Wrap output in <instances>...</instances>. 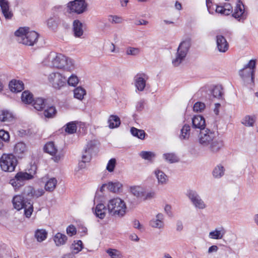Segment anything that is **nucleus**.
Returning a JSON list of instances; mask_svg holds the SVG:
<instances>
[{
  "label": "nucleus",
  "instance_id": "1",
  "mask_svg": "<svg viewBox=\"0 0 258 258\" xmlns=\"http://www.w3.org/2000/svg\"><path fill=\"white\" fill-rule=\"evenodd\" d=\"M198 141L201 146L213 153L218 152L224 147L223 141L217 138L215 133L208 128L200 131Z\"/></svg>",
  "mask_w": 258,
  "mask_h": 258
},
{
  "label": "nucleus",
  "instance_id": "2",
  "mask_svg": "<svg viewBox=\"0 0 258 258\" xmlns=\"http://www.w3.org/2000/svg\"><path fill=\"white\" fill-rule=\"evenodd\" d=\"M44 64L67 71H71L74 68L73 60L61 53L50 54L44 61Z\"/></svg>",
  "mask_w": 258,
  "mask_h": 258
},
{
  "label": "nucleus",
  "instance_id": "3",
  "mask_svg": "<svg viewBox=\"0 0 258 258\" xmlns=\"http://www.w3.org/2000/svg\"><path fill=\"white\" fill-rule=\"evenodd\" d=\"M255 67V60L251 59L242 69L239 71V75L242 79L244 84L249 88H252L254 86Z\"/></svg>",
  "mask_w": 258,
  "mask_h": 258
},
{
  "label": "nucleus",
  "instance_id": "4",
  "mask_svg": "<svg viewBox=\"0 0 258 258\" xmlns=\"http://www.w3.org/2000/svg\"><path fill=\"white\" fill-rule=\"evenodd\" d=\"M17 41L28 46H33L37 41L39 35L34 31H30L29 27H20L15 33Z\"/></svg>",
  "mask_w": 258,
  "mask_h": 258
},
{
  "label": "nucleus",
  "instance_id": "5",
  "mask_svg": "<svg viewBox=\"0 0 258 258\" xmlns=\"http://www.w3.org/2000/svg\"><path fill=\"white\" fill-rule=\"evenodd\" d=\"M124 202L120 198H113L109 201L107 205L108 213L112 216L123 217L126 212Z\"/></svg>",
  "mask_w": 258,
  "mask_h": 258
},
{
  "label": "nucleus",
  "instance_id": "6",
  "mask_svg": "<svg viewBox=\"0 0 258 258\" xmlns=\"http://www.w3.org/2000/svg\"><path fill=\"white\" fill-rule=\"evenodd\" d=\"M36 171V165H32L28 170V172L22 171L18 172L16 174L15 178L10 180V183L14 187H18L23 185L25 181L34 178Z\"/></svg>",
  "mask_w": 258,
  "mask_h": 258
},
{
  "label": "nucleus",
  "instance_id": "7",
  "mask_svg": "<svg viewBox=\"0 0 258 258\" xmlns=\"http://www.w3.org/2000/svg\"><path fill=\"white\" fill-rule=\"evenodd\" d=\"M191 45V40L187 38L182 41L179 44L175 58L172 59V63L174 67L178 66L184 60Z\"/></svg>",
  "mask_w": 258,
  "mask_h": 258
},
{
  "label": "nucleus",
  "instance_id": "8",
  "mask_svg": "<svg viewBox=\"0 0 258 258\" xmlns=\"http://www.w3.org/2000/svg\"><path fill=\"white\" fill-rule=\"evenodd\" d=\"M17 163L16 157L12 154H4L0 159L1 168L5 172L14 171Z\"/></svg>",
  "mask_w": 258,
  "mask_h": 258
},
{
  "label": "nucleus",
  "instance_id": "9",
  "mask_svg": "<svg viewBox=\"0 0 258 258\" xmlns=\"http://www.w3.org/2000/svg\"><path fill=\"white\" fill-rule=\"evenodd\" d=\"M49 83L56 89H60L64 87L67 82L66 78L58 72L50 74L48 77Z\"/></svg>",
  "mask_w": 258,
  "mask_h": 258
},
{
  "label": "nucleus",
  "instance_id": "10",
  "mask_svg": "<svg viewBox=\"0 0 258 258\" xmlns=\"http://www.w3.org/2000/svg\"><path fill=\"white\" fill-rule=\"evenodd\" d=\"M87 7L85 0H74L68 4V8L70 12L80 14L84 13Z\"/></svg>",
  "mask_w": 258,
  "mask_h": 258
},
{
  "label": "nucleus",
  "instance_id": "11",
  "mask_svg": "<svg viewBox=\"0 0 258 258\" xmlns=\"http://www.w3.org/2000/svg\"><path fill=\"white\" fill-rule=\"evenodd\" d=\"M186 196L196 208L204 209L206 207V204L196 191L189 190L187 191Z\"/></svg>",
  "mask_w": 258,
  "mask_h": 258
},
{
  "label": "nucleus",
  "instance_id": "12",
  "mask_svg": "<svg viewBox=\"0 0 258 258\" xmlns=\"http://www.w3.org/2000/svg\"><path fill=\"white\" fill-rule=\"evenodd\" d=\"M45 193L44 190L42 188L35 189L31 186H26L23 191V195L26 197V200L31 201L29 198H38L42 196Z\"/></svg>",
  "mask_w": 258,
  "mask_h": 258
},
{
  "label": "nucleus",
  "instance_id": "13",
  "mask_svg": "<svg viewBox=\"0 0 258 258\" xmlns=\"http://www.w3.org/2000/svg\"><path fill=\"white\" fill-rule=\"evenodd\" d=\"M148 76L145 73H138L134 77L135 85L139 91H143L148 80Z\"/></svg>",
  "mask_w": 258,
  "mask_h": 258
},
{
  "label": "nucleus",
  "instance_id": "14",
  "mask_svg": "<svg viewBox=\"0 0 258 258\" xmlns=\"http://www.w3.org/2000/svg\"><path fill=\"white\" fill-rule=\"evenodd\" d=\"M232 16L239 21L241 20L243 21L246 19V15L244 13V5L240 0L237 1L234 12L232 14Z\"/></svg>",
  "mask_w": 258,
  "mask_h": 258
},
{
  "label": "nucleus",
  "instance_id": "15",
  "mask_svg": "<svg viewBox=\"0 0 258 258\" xmlns=\"http://www.w3.org/2000/svg\"><path fill=\"white\" fill-rule=\"evenodd\" d=\"M0 7L2 12L6 19H11L13 17V13L10 11V5L8 0H0Z\"/></svg>",
  "mask_w": 258,
  "mask_h": 258
},
{
  "label": "nucleus",
  "instance_id": "16",
  "mask_svg": "<svg viewBox=\"0 0 258 258\" xmlns=\"http://www.w3.org/2000/svg\"><path fill=\"white\" fill-rule=\"evenodd\" d=\"M216 43L218 50L220 52H225L228 49V43L223 36L217 35L216 36Z\"/></svg>",
  "mask_w": 258,
  "mask_h": 258
},
{
  "label": "nucleus",
  "instance_id": "17",
  "mask_svg": "<svg viewBox=\"0 0 258 258\" xmlns=\"http://www.w3.org/2000/svg\"><path fill=\"white\" fill-rule=\"evenodd\" d=\"M150 225L155 228H163L164 226L163 215L161 213L158 214L155 218L150 221Z\"/></svg>",
  "mask_w": 258,
  "mask_h": 258
},
{
  "label": "nucleus",
  "instance_id": "18",
  "mask_svg": "<svg viewBox=\"0 0 258 258\" xmlns=\"http://www.w3.org/2000/svg\"><path fill=\"white\" fill-rule=\"evenodd\" d=\"M192 123L195 128H199L201 131L205 130V120L201 115L195 116L192 119Z\"/></svg>",
  "mask_w": 258,
  "mask_h": 258
},
{
  "label": "nucleus",
  "instance_id": "19",
  "mask_svg": "<svg viewBox=\"0 0 258 258\" xmlns=\"http://www.w3.org/2000/svg\"><path fill=\"white\" fill-rule=\"evenodd\" d=\"M28 201H25L24 197L20 195H17L15 196L12 201L14 207L19 211L23 209V207L27 204Z\"/></svg>",
  "mask_w": 258,
  "mask_h": 258
},
{
  "label": "nucleus",
  "instance_id": "20",
  "mask_svg": "<svg viewBox=\"0 0 258 258\" xmlns=\"http://www.w3.org/2000/svg\"><path fill=\"white\" fill-rule=\"evenodd\" d=\"M9 88L13 92H19L24 89V84L21 81L12 80L9 83Z\"/></svg>",
  "mask_w": 258,
  "mask_h": 258
},
{
  "label": "nucleus",
  "instance_id": "21",
  "mask_svg": "<svg viewBox=\"0 0 258 258\" xmlns=\"http://www.w3.org/2000/svg\"><path fill=\"white\" fill-rule=\"evenodd\" d=\"M216 12L225 15H229L232 13V7L230 4H225L223 6H217Z\"/></svg>",
  "mask_w": 258,
  "mask_h": 258
},
{
  "label": "nucleus",
  "instance_id": "22",
  "mask_svg": "<svg viewBox=\"0 0 258 258\" xmlns=\"http://www.w3.org/2000/svg\"><path fill=\"white\" fill-rule=\"evenodd\" d=\"M14 119L13 114L7 110H0V121L2 122H12Z\"/></svg>",
  "mask_w": 258,
  "mask_h": 258
},
{
  "label": "nucleus",
  "instance_id": "23",
  "mask_svg": "<svg viewBox=\"0 0 258 258\" xmlns=\"http://www.w3.org/2000/svg\"><path fill=\"white\" fill-rule=\"evenodd\" d=\"M73 31L76 37H80L83 34V24L78 20H76L73 22Z\"/></svg>",
  "mask_w": 258,
  "mask_h": 258
},
{
  "label": "nucleus",
  "instance_id": "24",
  "mask_svg": "<svg viewBox=\"0 0 258 258\" xmlns=\"http://www.w3.org/2000/svg\"><path fill=\"white\" fill-rule=\"evenodd\" d=\"M107 210L104 204H99L96 206L95 213L96 217L102 219L105 217Z\"/></svg>",
  "mask_w": 258,
  "mask_h": 258
},
{
  "label": "nucleus",
  "instance_id": "25",
  "mask_svg": "<svg viewBox=\"0 0 258 258\" xmlns=\"http://www.w3.org/2000/svg\"><path fill=\"white\" fill-rule=\"evenodd\" d=\"M53 240L55 245L59 246L64 245L66 243L68 237L65 234L58 232L54 236Z\"/></svg>",
  "mask_w": 258,
  "mask_h": 258
},
{
  "label": "nucleus",
  "instance_id": "26",
  "mask_svg": "<svg viewBox=\"0 0 258 258\" xmlns=\"http://www.w3.org/2000/svg\"><path fill=\"white\" fill-rule=\"evenodd\" d=\"M131 192L138 199L141 200L144 196V189L140 186H133L130 187Z\"/></svg>",
  "mask_w": 258,
  "mask_h": 258
},
{
  "label": "nucleus",
  "instance_id": "27",
  "mask_svg": "<svg viewBox=\"0 0 258 258\" xmlns=\"http://www.w3.org/2000/svg\"><path fill=\"white\" fill-rule=\"evenodd\" d=\"M155 174L158 179L159 184H166L168 181V176L162 171L160 170H156Z\"/></svg>",
  "mask_w": 258,
  "mask_h": 258
},
{
  "label": "nucleus",
  "instance_id": "28",
  "mask_svg": "<svg viewBox=\"0 0 258 258\" xmlns=\"http://www.w3.org/2000/svg\"><path fill=\"white\" fill-rule=\"evenodd\" d=\"M190 126L188 124H184L180 130L179 139L181 140H188L190 136Z\"/></svg>",
  "mask_w": 258,
  "mask_h": 258
},
{
  "label": "nucleus",
  "instance_id": "29",
  "mask_svg": "<svg viewBox=\"0 0 258 258\" xmlns=\"http://www.w3.org/2000/svg\"><path fill=\"white\" fill-rule=\"evenodd\" d=\"M44 150L46 153L53 156L56 154L57 149L53 142L47 143L44 147Z\"/></svg>",
  "mask_w": 258,
  "mask_h": 258
},
{
  "label": "nucleus",
  "instance_id": "30",
  "mask_svg": "<svg viewBox=\"0 0 258 258\" xmlns=\"http://www.w3.org/2000/svg\"><path fill=\"white\" fill-rule=\"evenodd\" d=\"M47 236V231L44 229H39L35 231L34 236L38 242H42L46 239Z\"/></svg>",
  "mask_w": 258,
  "mask_h": 258
},
{
  "label": "nucleus",
  "instance_id": "31",
  "mask_svg": "<svg viewBox=\"0 0 258 258\" xmlns=\"http://www.w3.org/2000/svg\"><path fill=\"white\" fill-rule=\"evenodd\" d=\"M32 105L36 110H41L45 106V100L42 98H37L32 101Z\"/></svg>",
  "mask_w": 258,
  "mask_h": 258
},
{
  "label": "nucleus",
  "instance_id": "32",
  "mask_svg": "<svg viewBox=\"0 0 258 258\" xmlns=\"http://www.w3.org/2000/svg\"><path fill=\"white\" fill-rule=\"evenodd\" d=\"M109 127L110 128L117 127L120 124V118L116 115H111L108 120Z\"/></svg>",
  "mask_w": 258,
  "mask_h": 258
},
{
  "label": "nucleus",
  "instance_id": "33",
  "mask_svg": "<svg viewBox=\"0 0 258 258\" xmlns=\"http://www.w3.org/2000/svg\"><path fill=\"white\" fill-rule=\"evenodd\" d=\"M224 167L222 165L219 164L214 168L212 175L216 178H220L224 175Z\"/></svg>",
  "mask_w": 258,
  "mask_h": 258
},
{
  "label": "nucleus",
  "instance_id": "34",
  "mask_svg": "<svg viewBox=\"0 0 258 258\" xmlns=\"http://www.w3.org/2000/svg\"><path fill=\"white\" fill-rule=\"evenodd\" d=\"M57 181L54 177L49 178L45 184V189L47 191H52L56 187Z\"/></svg>",
  "mask_w": 258,
  "mask_h": 258
},
{
  "label": "nucleus",
  "instance_id": "35",
  "mask_svg": "<svg viewBox=\"0 0 258 258\" xmlns=\"http://www.w3.org/2000/svg\"><path fill=\"white\" fill-rule=\"evenodd\" d=\"M21 99L26 104H31L33 100V94L29 91H25L22 94Z\"/></svg>",
  "mask_w": 258,
  "mask_h": 258
},
{
  "label": "nucleus",
  "instance_id": "36",
  "mask_svg": "<svg viewBox=\"0 0 258 258\" xmlns=\"http://www.w3.org/2000/svg\"><path fill=\"white\" fill-rule=\"evenodd\" d=\"M224 234L225 231L223 228L220 230L216 229L209 233V237L212 239H220L222 238Z\"/></svg>",
  "mask_w": 258,
  "mask_h": 258
},
{
  "label": "nucleus",
  "instance_id": "37",
  "mask_svg": "<svg viewBox=\"0 0 258 258\" xmlns=\"http://www.w3.org/2000/svg\"><path fill=\"white\" fill-rule=\"evenodd\" d=\"M122 186V184L119 182H109L107 184V189L113 192H118Z\"/></svg>",
  "mask_w": 258,
  "mask_h": 258
},
{
  "label": "nucleus",
  "instance_id": "38",
  "mask_svg": "<svg viewBox=\"0 0 258 258\" xmlns=\"http://www.w3.org/2000/svg\"><path fill=\"white\" fill-rule=\"evenodd\" d=\"M26 150V145L23 142L18 143L16 144L14 148L15 153L18 155L24 153Z\"/></svg>",
  "mask_w": 258,
  "mask_h": 258
},
{
  "label": "nucleus",
  "instance_id": "39",
  "mask_svg": "<svg viewBox=\"0 0 258 258\" xmlns=\"http://www.w3.org/2000/svg\"><path fill=\"white\" fill-rule=\"evenodd\" d=\"M83 248V243L81 240L74 241L71 246L72 253L77 254Z\"/></svg>",
  "mask_w": 258,
  "mask_h": 258
},
{
  "label": "nucleus",
  "instance_id": "40",
  "mask_svg": "<svg viewBox=\"0 0 258 258\" xmlns=\"http://www.w3.org/2000/svg\"><path fill=\"white\" fill-rule=\"evenodd\" d=\"M58 18L56 16L50 17L47 21V26L51 29H55L57 26Z\"/></svg>",
  "mask_w": 258,
  "mask_h": 258
},
{
  "label": "nucleus",
  "instance_id": "41",
  "mask_svg": "<svg viewBox=\"0 0 258 258\" xmlns=\"http://www.w3.org/2000/svg\"><path fill=\"white\" fill-rule=\"evenodd\" d=\"M24 209V215L27 218H30L33 211V203L29 201L23 208Z\"/></svg>",
  "mask_w": 258,
  "mask_h": 258
},
{
  "label": "nucleus",
  "instance_id": "42",
  "mask_svg": "<svg viewBox=\"0 0 258 258\" xmlns=\"http://www.w3.org/2000/svg\"><path fill=\"white\" fill-rule=\"evenodd\" d=\"M74 97L79 100H82L86 95L85 90L81 87H78L74 90Z\"/></svg>",
  "mask_w": 258,
  "mask_h": 258
},
{
  "label": "nucleus",
  "instance_id": "43",
  "mask_svg": "<svg viewBox=\"0 0 258 258\" xmlns=\"http://www.w3.org/2000/svg\"><path fill=\"white\" fill-rule=\"evenodd\" d=\"M255 119L254 116L247 115L243 119L242 123L246 126H253Z\"/></svg>",
  "mask_w": 258,
  "mask_h": 258
},
{
  "label": "nucleus",
  "instance_id": "44",
  "mask_svg": "<svg viewBox=\"0 0 258 258\" xmlns=\"http://www.w3.org/2000/svg\"><path fill=\"white\" fill-rule=\"evenodd\" d=\"M131 133L133 136L138 137L140 139L143 140L145 138V133L143 130L132 127L131 128Z\"/></svg>",
  "mask_w": 258,
  "mask_h": 258
},
{
  "label": "nucleus",
  "instance_id": "45",
  "mask_svg": "<svg viewBox=\"0 0 258 258\" xmlns=\"http://www.w3.org/2000/svg\"><path fill=\"white\" fill-rule=\"evenodd\" d=\"M211 94L213 97L220 98L223 94L222 86L220 85L214 86L211 90Z\"/></svg>",
  "mask_w": 258,
  "mask_h": 258
},
{
  "label": "nucleus",
  "instance_id": "46",
  "mask_svg": "<svg viewBox=\"0 0 258 258\" xmlns=\"http://www.w3.org/2000/svg\"><path fill=\"white\" fill-rule=\"evenodd\" d=\"M77 127L76 121H72L66 124L65 131L70 134H74L76 132Z\"/></svg>",
  "mask_w": 258,
  "mask_h": 258
},
{
  "label": "nucleus",
  "instance_id": "47",
  "mask_svg": "<svg viewBox=\"0 0 258 258\" xmlns=\"http://www.w3.org/2000/svg\"><path fill=\"white\" fill-rule=\"evenodd\" d=\"M56 113V110L53 106H50L44 111V115L47 118L53 117Z\"/></svg>",
  "mask_w": 258,
  "mask_h": 258
},
{
  "label": "nucleus",
  "instance_id": "48",
  "mask_svg": "<svg viewBox=\"0 0 258 258\" xmlns=\"http://www.w3.org/2000/svg\"><path fill=\"white\" fill-rule=\"evenodd\" d=\"M108 21L111 24H121L123 19L121 17L116 15H109L108 18Z\"/></svg>",
  "mask_w": 258,
  "mask_h": 258
},
{
  "label": "nucleus",
  "instance_id": "49",
  "mask_svg": "<svg viewBox=\"0 0 258 258\" xmlns=\"http://www.w3.org/2000/svg\"><path fill=\"white\" fill-rule=\"evenodd\" d=\"M140 156L145 160H151L155 157V154L150 151H142L140 153Z\"/></svg>",
  "mask_w": 258,
  "mask_h": 258
},
{
  "label": "nucleus",
  "instance_id": "50",
  "mask_svg": "<svg viewBox=\"0 0 258 258\" xmlns=\"http://www.w3.org/2000/svg\"><path fill=\"white\" fill-rule=\"evenodd\" d=\"M111 258H122V256L120 251L115 249H109L106 251Z\"/></svg>",
  "mask_w": 258,
  "mask_h": 258
},
{
  "label": "nucleus",
  "instance_id": "51",
  "mask_svg": "<svg viewBox=\"0 0 258 258\" xmlns=\"http://www.w3.org/2000/svg\"><path fill=\"white\" fill-rule=\"evenodd\" d=\"M165 159L170 163H174L178 161L177 157L173 153H166L163 155Z\"/></svg>",
  "mask_w": 258,
  "mask_h": 258
},
{
  "label": "nucleus",
  "instance_id": "52",
  "mask_svg": "<svg viewBox=\"0 0 258 258\" xmlns=\"http://www.w3.org/2000/svg\"><path fill=\"white\" fill-rule=\"evenodd\" d=\"M116 163L115 159L112 158L109 160L106 166V170L109 172H113L115 167Z\"/></svg>",
  "mask_w": 258,
  "mask_h": 258
},
{
  "label": "nucleus",
  "instance_id": "53",
  "mask_svg": "<svg viewBox=\"0 0 258 258\" xmlns=\"http://www.w3.org/2000/svg\"><path fill=\"white\" fill-rule=\"evenodd\" d=\"M205 108V105L204 103L201 102H196L193 107V110L196 112H202Z\"/></svg>",
  "mask_w": 258,
  "mask_h": 258
},
{
  "label": "nucleus",
  "instance_id": "54",
  "mask_svg": "<svg viewBox=\"0 0 258 258\" xmlns=\"http://www.w3.org/2000/svg\"><path fill=\"white\" fill-rule=\"evenodd\" d=\"M68 81V83L70 86H76L78 82L79 79L78 77L75 75H72L67 80Z\"/></svg>",
  "mask_w": 258,
  "mask_h": 258
},
{
  "label": "nucleus",
  "instance_id": "55",
  "mask_svg": "<svg viewBox=\"0 0 258 258\" xmlns=\"http://www.w3.org/2000/svg\"><path fill=\"white\" fill-rule=\"evenodd\" d=\"M140 49L138 48L128 47L126 50L127 55H136L140 53Z\"/></svg>",
  "mask_w": 258,
  "mask_h": 258
},
{
  "label": "nucleus",
  "instance_id": "56",
  "mask_svg": "<svg viewBox=\"0 0 258 258\" xmlns=\"http://www.w3.org/2000/svg\"><path fill=\"white\" fill-rule=\"evenodd\" d=\"M0 139L5 142L9 141L10 139L9 133L4 130H0Z\"/></svg>",
  "mask_w": 258,
  "mask_h": 258
},
{
  "label": "nucleus",
  "instance_id": "57",
  "mask_svg": "<svg viewBox=\"0 0 258 258\" xmlns=\"http://www.w3.org/2000/svg\"><path fill=\"white\" fill-rule=\"evenodd\" d=\"M96 144L95 141H91L88 143L87 145V147H86L85 150V153H87V152H92V151L95 147Z\"/></svg>",
  "mask_w": 258,
  "mask_h": 258
},
{
  "label": "nucleus",
  "instance_id": "58",
  "mask_svg": "<svg viewBox=\"0 0 258 258\" xmlns=\"http://www.w3.org/2000/svg\"><path fill=\"white\" fill-rule=\"evenodd\" d=\"M91 152H87V153H85V150H84V152L82 154V162L86 163L90 161L91 159Z\"/></svg>",
  "mask_w": 258,
  "mask_h": 258
},
{
  "label": "nucleus",
  "instance_id": "59",
  "mask_svg": "<svg viewBox=\"0 0 258 258\" xmlns=\"http://www.w3.org/2000/svg\"><path fill=\"white\" fill-rule=\"evenodd\" d=\"M77 231L75 227L73 225H70L67 228V233L68 235L72 236L76 234Z\"/></svg>",
  "mask_w": 258,
  "mask_h": 258
},
{
  "label": "nucleus",
  "instance_id": "60",
  "mask_svg": "<svg viewBox=\"0 0 258 258\" xmlns=\"http://www.w3.org/2000/svg\"><path fill=\"white\" fill-rule=\"evenodd\" d=\"M155 192H149L146 193L144 191V196L142 198V200L145 201L146 200L150 199L154 197L155 196Z\"/></svg>",
  "mask_w": 258,
  "mask_h": 258
},
{
  "label": "nucleus",
  "instance_id": "61",
  "mask_svg": "<svg viewBox=\"0 0 258 258\" xmlns=\"http://www.w3.org/2000/svg\"><path fill=\"white\" fill-rule=\"evenodd\" d=\"M144 103L145 102L144 100H142L139 101L136 105L137 110L138 111H141L144 108Z\"/></svg>",
  "mask_w": 258,
  "mask_h": 258
},
{
  "label": "nucleus",
  "instance_id": "62",
  "mask_svg": "<svg viewBox=\"0 0 258 258\" xmlns=\"http://www.w3.org/2000/svg\"><path fill=\"white\" fill-rule=\"evenodd\" d=\"M54 156L52 158L53 161L55 162H58L62 158L63 155L61 154H59L58 155H54Z\"/></svg>",
  "mask_w": 258,
  "mask_h": 258
},
{
  "label": "nucleus",
  "instance_id": "63",
  "mask_svg": "<svg viewBox=\"0 0 258 258\" xmlns=\"http://www.w3.org/2000/svg\"><path fill=\"white\" fill-rule=\"evenodd\" d=\"M134 227L135 228H137L139 230H141L142 229V225L140 224L139 220H135L134 221Z\"/></svg>",
  "mask_w": 258,
  "mask_h": 258
},
{
  "label": "nucleus",
  "instance_id": "64",
  "mask_svg": "<svg viewBox=\"0 0 258 258\" xmlns=\"http://www.w3.org/2000/svg\"><path fill=\"white\" fill-rule=\"evenodd\" d=\"M218 250V247L217 245H212L208 249V253H210L213 252H217Z\"/></svg>",
  "mask_w": 258,
  "mask_h": 258
}]
</instances>
